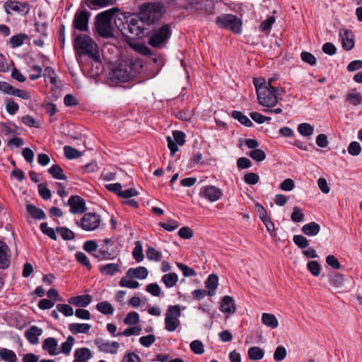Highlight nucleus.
<instances>
[{
  "label": "nucleus",
  "instance_id": "obj_1",
  "mask_svg": "<svg viewBox=\"0 0 362 362\" xmlns=\"http://www.w3.org/2000/svg\"><path fill=\"white\" fill-rule=\"evenodd\" d=\"M115 24L122 35L131 39L141 38L145 34L144 26L145 23L139 15L129 16L126 22H121L119 25H117L115 21Z\"/></svg>",
  "mask_w": 362,
  "mask_h": 362
},
{
  "label": "nucleus",
  "instance_id": "obj_2",
  "mask_svg": "<svg viewBox=\"0 0 362 362\" xmlns=\"http://www.w3.org/2000/svg\"><path fill=\"white\" fill-rule=\"evenodd\" d=\"M74 47L80 54L88 55L96 62L100 59L97 44L86 35H78L75 37Z\"/></svg>",
  "mask_w": 362,
  "mask_h": 362
},
{
  "label": "nucleus",
  "instance_id": "obj_3",
  "mask_svg": "<svg viewBox=\"0 0 362 362\" xmlns=\"http://www.w3.org/2000/svg\"><path fill=\"white\" fill-rule=\"evenodd\" d=\"M118 8H113L98 14L95 17V29L103 37H110L113 35V28L111 20Z\"/></svg>",
  "mask_w": 362,
  "mask_h": 362
},
{
  "label": "nucleus",
  "instance_id": "obj_4",
  "mask_svg": "<svg viewBox=\"0 0 362 362\" xmlns=\"http://www.w3.org/2000/svg\"><path fill=\"white\" fill-rule=\"evenodd\" d=\"M163 6L160 3H148L140 8L139 16L146 25L157 22L162 16Z\"/></svg>",
  "mask_w": 362,
  "mask_h": 362
},
{
  "label": "nucleus",
  "instance_id": "obj_5",
  "mask_svg": "<svg viewBox=\"0 0 362 362\" xmlns=\"http://www.w3.org/2000/svg\"><path fill=\"white\" fill-rule=\"evenodd\" d=\"M182 310L179 305H169L165 315V328L168 332H174L180 326L179 317Z\"/></svg>",
  "mask_w": 362,
  "mask_h": 362
},
{
  "label": "nucleus",
  "instance_id": "obj_6",
  "mask_svg": "<svg viewBox=\"0 0 362 362\" xmlns=\"http://www.w3.org/2000/svg\"><path fill=\"white\" fill-rule=\"evenodd\" d=\"M170 36V27L168 24H165L152 33L148 39V44L153 47L160 48L164 46Z\"/></svg>",
  "mask_w": 362,
  "mask_h": 362
},
{
  "label": "nucleus",
  "instance_id": "obj_7",
  "mask_svg": "<svg viewBox=\"0 0 362 362\" xmlns=\"http://www.w3.org/2000/svg\"><path fill=\"white\" fill-rule=\"evenodd\" d=\"M216 23L219 28H227L234 33H239L241 30V21L235 15L223 14L216 18Z\"/></svg>",
  "mask_w": 362,
  "mask_h": 362
},
{
  "label": "nucleus",
  "instance_id": "obj_8",
  "mask_svg": "<svg viewBox=\"0 0 362 362\" xmlns=\"http://www.w3.org/2000/svg\"><path fill=\"white\" fill-rule=\"evenodd\" d=\"M278 88L274 86L267 88L257 94L259 103L264 107H273L277 103Z\"/></svg>",
  "mask_w": 362,
  "mask_h": 362
},
{
  "label": "nucleus",
  "instance_id": "obj_9",
  "mask_svg": "<svg viewBox=\"0 0 362 362\" xmlns=\"http://www.w3.org/2000/svg\"><path fill=\"white\" fill-rule=\"evenodd\" d=\"M111 81L118 83H124L129 81L133 77L132 68L126 65H119L113 69L109 74Z\"/></svg>",
  "mask_w": 362,
  "mask_h": 362
},
{
  "label": "nucleus",
  "instance_id": "obj_10",
  "mask_svg": "<svg viewBox=\"0 0 362 362\" xmlns=\"http://www.w3.org/2000/svg\"><path fill=\"white\" fill-rule=\"evenodd\" d=\"M90 13L83 8H80L75 13L73 20V27L74 29L81 32H86L88 30V22Z\"/></svg>",
  "mask_w": 362,
  "mask_h": 362
},
{
  "label": "nucleus",
  "instance_id": "obj_11",
  "mask_svg": "<svg viewBox=\"0 0 362 362\" xmlns=\"http://www.w3.org/2000/svg\"><path fill=\"white\" fill-rule=\"evenodd\" d=\"M76 224L84 230H94L100 224V217L95 213H86L83 216L80 221H76Z\"/></svg>",
  "mask_w": 362,
  "mask_h": 362
},
{
  "label": "nucleus",
  "instance_id": "obj_12",
  "mask_svg": "<svg viewBox=\"0 0 362 362\" xmlns=\"http://www.w3.org/2000/svg\"><path fill=\"white\" fill-rule=\"evenodd\" d=\"M221 195V190L219 188L212 185L203 187L201 188L199 192V196L202 198L208 199L211 202L218 200Z\"/></svg>",
  "mask_w": 362,
  "mask_h": 362
},
{
  "label": "nucleus",
  "instance_id": "obj_13",
  "mask_svg": "<svg viewBox=\"0 0 362 362\" xmlns=\"http://www.w3.org/2000/svg\"><path fill=\"white\" fill-rule=\"evenodd\" d=\"M94 344L100 351L110 354H116L120 346L117 341H105L103 339H95Z\"/></svg>",
  "mask_w": 362,
  "mask_h": 362
},
{
  "label": "nucleus",
  "instance_id": "obj_14",
  "mask_svg": "<svg viewBox=\"0 0 362 362\" xmlns=\"http://www.w3.org/2000/svg\"><path fill=\"white\" fill-rule=\"evenodd\" d=\"M68 204L70 206V212L74 214H83L87 210L85 200L77 195L71 196Z\"/></svg>",
  "mask_w": 362,
  "mask_h": 362
},
{
  "label": "nucleus",
  "instance_id": "obj_15",
  "mask_svg": "<svg viewBox=\"0 0 362 362\" xmlns=\"http://www.w3.org/2000/svg\"><path fill=\"white\" fill-rule=\"evenodd\" d=\"M4 8L7 13H11L10 10L18 13H28L30 11V6L27 2H20L16 1L8 0L5 2Z\"/></svg>",
  "mask_w": 362,
  "mask_h": 362
},
{
  "label": "nucleus",
  "instance_id": "obj_16",
  "mask_svg": "<svg viewBox=\"0 0 362 362\" xmlns=\"http://www.w3.org/2000/svg\"><path fill=\"white\" fill-rule=\"evenodd\" d=\"M10 264V249L5 242L0 240V269H7Z\"/></svg>",
  "mask_w": 362,
  "mask_h": 362
},
{
  "label": "nucleus",
  "instance_id": "obj_17",
  "mask_svg": "<svg viewBox=\"0 0 362 362\" xmlns=\"http://www.w3.org/2000/svg\"><path fill=\"white\" fill-rule=\"evenodd\" d=\"M339 36L341 39L342 47L345 50H351L354 47V33L348 29H341Z\"/></svg>",
  "mask_w": 362,
  "mask_h": 362
},
{
  "label": "nucleus",
  "instance_id": "obj_18",
  "mask_svg": "<svg viewBox=\"0 0 362 362\" xmlns=\"http://www.w3.org/2000/svg\"><path fill=\"white\" fill-rule=\"evenodd\" d=\"M115 0H82L80 7L86 6L90 9H97L114 4Z\"/></svg>",
  "mask_w": 362,
  "mask_h": 362
},
{
  "label": "nucleus",
  "instance_id": "obj_19",
  "mask_svg": "<svg viewBox=\"0 0 362 362\" xmlns=\"http://www.w3.org/2000/svg\"><path fill=\"white\" fill-rule=\"evenodd\" d=\"M220 310L225 313H234L236 310L234 299L229 296H225L221 303Z\"/></svg>",
  "mask_w": 362,
  "mask_h": 362
},
{
  "label": "nucleus",
  "instance_id": "obj_20",
  "mask_svg": "<svg viewBox=\"0 0 362 362\" xmlns=\"http://www.w3.org/2000/svg\"><path fill=\"white\" fill-rule=\"evenodd\" d=\"M58 343L55 338L48 337L42 342V349L47 351L51 356L57 355L59 351H57Z\"/></svg>",
  "mask_w": 362,
  "mask_h": 362
},
{
  "label": "nucleus",
  "instance_id": "obj_21",
  "mask_svg": "<svg viewBox=\"0 0 362 362\" xmlns=\"http://www.w3.org/2000/svg\"><path fill=\"white\" fill-rule=\"evenodd\" d=\"M148 270L144 267H138L136 268H129L126 272V276L128 278L144 279L148 276Z\"/></svg>",
  "mask_w": 362,
  "mask_h": 362
},
{
  "label": "nucleus",
  "instance_id": "obj_22",
  "mask_svg": "<svg viewBox=\"0 0 362 362\" xmlns=\"http://www.w3.org/2000/svg\"><path fill=\"white\" fill-rule=\"evenodd\" d=\"M42 329L37 326H32L25 332V337L31 344L39 342V336L42 334Z\"/></svg>",
  "mask_w": 362,
  "mask_h": 362
},
{
  "label": "nucleus",
  "instance_id": "obj_23",
  "mask_svg": "<svg viewBox=\"0 0 362 362\" xmlns=\"http://www.w3.org/2000/svg\"><path fill=\"white\" fill-rule=\"evenodd\" d=\"M92 301V297L90 295H83L71 297L68 300L70 304H73L78 307H86Z\"/></svg>",
  "mask_w": 362,
  "mask_h": 362
},
{
  "label": "nucleus",
  "instance_id": "obj_24",
  "mask_svg": "<svg viewBox=\"0 0 362 362\" xmlns=\"http://www.w3.org/2000/svg\"><path fill=\"white\" fill-rule=\"evenodd\" d=\"M90 328V325L87 323H71L69 325V329L73 334H88Z\"/></svg>",
  "mask_w": 362,
  "mask_h": 362
},
{
  "label": "nucleus",
  "instance_id": "obj_25",
  "mask_svg": "<svg viewBox=\"0 0 362 362\" xmlns=\"http://www.w3.org/2000/svg\"><path fill=\"white\" fill-rule=\"evenodd\" d=\"M218 284V277L216 274H210L205 281V286L209 289L207 295L211 296L214 295V291L217 288Z\"/></svg>",
  "mask_w": 362,
  "mask_h": 362
},
{
  "label": "nucleus",
  "instance_id": "obj_26",
  "mask_svg": "<svg viewBox=\"0 0 362 362\" xmlns=\"http://www.w3.org/2000/svg\"><path fill=\"white\" fill-rule=\"evenodd\" d=\"M92 353L88 348H79L74 351V359L79 361H87L92 358Z\"/></svg>",
  "mask_w": 362,
  "mask_h": 362
},
{
  "label": "nucleus",
  "instance_id": "obj_27",
  "mask_svg": "<svg viewBox=\"0 0 362 362\" xmlns=\"http://www.w3.org/2000/svg\"><path fill=\"white\" fill-rule=\"evenodd\" d=\"M302 232L308 236L316 235L319 233L320 230V226L316 222H311L307 224H305L302 227Z\"/></svg>",
  "mask_w": 362,
  "mask_h": 362
},
{
  "label": "nucleus",
  "instance_id": "obj_28",
  "mask_svg": "<svg viewBox=\"0 0 362 362\" xmlns=\"http://www.w3.org/2000/svg\"><path fill=\"white\" fill-rule=\"evenodd\" d=\"M28 213L35 219L42 220L45 218V214L40 208L36 207L35 205L28 204L26 206Z\"/></svg>",
  "mask_w": 362,
  "mask_h": 362
},
{
  "label": "nucleus",
  "instance_id": "obj_29",
  "mask_svg": "<svg viewBox=\"0 0 362 362\" xmlns=\"http://www.w3.org/2000/svg\"><path fill=\"white\" fill-rule=\"evenodd\" d=\"M262 322L267 327L275 329L278 327L279 322L276 316L270 313H263L262 315Z\"/></svg>",
  "mask_w": 362,
  "mask_h": 362
},
{
  "label": "nucleus",
  "instance_id": "obj_30",
  "mask_svg": "<svg viewBox=\"0 0 362 362\" xmlns=\"http://www.w3.org/2000/svg\"><path fill=\"white\" fill-rule=\"evenodd\" d=\"M119 264L115 263H109L99 267L101 274L110 276L115 275L119 271Z\"/></svg>",
  "mask_w": 362,
  "mask_h": 362
},
{
  "label": "nucleus",
  "instance_id": "obj_31",
  "mask_svg": "<svg viewBox=\"0 0 362 362\" xmlns=\"http://www.w3.org/2000/svg\"><path fill=\"white\" fill-rule=\"evenodd\" d=\"M48 173L55 179L66 180L67 177L64 173L62 168L57 164L52 165L49 169Z\"/></svg>",
  "mask_w": 362,
  "mask_h": 362
},
{
  "label": "nucleus",
  "instance_id": "obj_32",
  "mask_svg": "<svg viewBox=\"0 0 362 362\" xmlns=\"http://www.w3.org/2000/svg\"><path fill=\"white\" fill-rule=\"evenodd\" d=\"M344 276L342 274L334 273L329 279L330 285L335 289H341L344 286Z\"/></svg>",
  "mask_w": 362,
  "mask_h": 362
},
{
  "label": "nucleus",
  "instance_id": "obj_33",
  "mask_svg": "<svg viewBox=\"0 0 362 362\" xmlns=\"http://www.w3.org/2000/svg\"><path fill=\"white\" fill-rule=\"evenodd\" d=\"M346 101L354 106L359 105L362 103V95L356 90H353L346 95Z\"/></svg>",
  "mask_w": 362,
  "mask_h": 362
},
{
  "label": "nucleus",
  "instance_id": "obj_34",
  "mask_svg": "<svg viewBox=\"0 0 362 362\" xmlns=\"http://www.w3.org/2000/svg\"><path fill=\"white\" fill-rule=\"evenodd\" d=\"M297 129L298 133L305 137H309L314 133V127L306 122L298 124Z\"/></svg>",
  "mask_w": 362,
  "mask_h": 362
},
{
  "label": "nucleus",
  "instance_id": "obj_35",
  "mask_svg": "<svg viewBox=\"0 0 362 362\" xmlns=\"http://www.w3.org/2000/svg\"><path fill=\"white\" fill-rule=\"evenodd\" d=\"M231 116L233 118L237 119L239 122L246 127H251L252 125L251 120L240 111H233Z\"/></svg>",
  "mask_w": 362,
  "mask_h": 362
},
{
  "label": "nucleus",
  "instance_id": "obj_36",
  "mask_svg": "<svg viewBox=\"0 0 362 362\" xmlns=\"http://www.w3.org/2000/svg\"><path fill=\"white\" fill-rule=\"evenodd\" d=\"M0 357L6 362H16L17 357L12 350L3 348L0 350Z\"/></svg>",
  "mask_w": 362,
  "mask_h": 362
},
{
  "label": "nucleus",
  "instance_id": "obj_37",
  "mask_svg": "<svg viewBox=\"0 0 362 362\" xmlns=\"http://www.w3.org/2000/svg\"><path fill=\"white\" fill-rule=\"evenodd\" d=\"M177 275L173 272L165 274L162 277V281L167 288H171L177 284Z\"/></svg>",
  "mask_w": 362,
  "mask_h": 362
},
{
  "label": "nucleus",
  "instance_id": "obj_38",
  "mask_svg": "<svg viewBox=\"0 0 362 362\" xmlns=\"http://www.w3.org/2000/svg\"><path fill=\"white\" fill-rule=\"evenodd\" d=\"M263 350L258 346H252L248 349V356L251 360L258 361L264 357Z\"/></svg>",
  "mask_w": 362,
  "mask_h": 362
},
{
  "label": "nucleus",
  "instance_id": "obj_39",
  "mask_svg": "<svg viewBox=\"0 0 362 362\" xmlns=\"http://www.w3.org/2000/svg\"><path fill=\"white\" fill-rule=\"evenodd\" d=\"M96 309L104 315H112L114 313V308L107 301H103L97 304Z\"/></svg>",
  "mask_w": 362,
  "mask_h": 362
},
{
  "label": "nucleus",
  "instance_id": "obj_40",
  "mask_svg": "<svg viewBox=\"0 0 362 362\" xmlns=\"http://www.w3.org/2000/svg\"><path fill=\"white\" fill-rule=\"evenodd\" d=\"M56 231L60 234L64 240H71L75 238V233L66 227H57Z\"/></svg>",
  "mask_w": 362,
  "mask_h": 362
},
{
  "label": "nucleus",
  "instance_id": "obj_41",
  "mask_svg": "<svg viewBox=\"0 0 362 362\" xmlns=\"http://www.w3.org/2000/svg\"><path fill=\"white\" fill-rule=\"evenodd\" d=\"M64 156L68 159L78 158L81 156V153L77 149L70 146H64Z\"/></svg>",
  "mask_w": 362,
  "mask_h": 362
},
{
  "label": "nucleus",
  "instance_id": "obj_42",
  "mask_svg": "<svg viewBox=\"0 0 362 362\" xmlns=\"http://www.w3.org/2000/svg\"><path fill=\"white\" fill-rule=\"evenodd\" d=\"M146 257L149 260L159 262L162 259L163 255L160 252L157 251L152 247H148L146 251Z\"/></svg>",
  "mask_w": 362,
  "mask_h": 362
},
{
  "label": "nucleus",
  "instance_id": "obj_43",
  "mask_svg": "<svg viewBox=\"0 0 362 362\" xmlns=\"http://www.w3.org/2000/svg\"><path fill=\"white\" fill-rule=\"evenodd\" d=\"M130 278L127 277H122L119 282V285L121 287H126L129 288H137L139 287L140 284L137 281L129 279Z\"/></svg>",
  "mask_w": 362,
  "mask_h": 362
},
{
  "label": "nucleus",
  "instance_id": "obj_44",
  "mask_svg": "<svg viewBox=\"0 0 362 362\" xmlns=\"http://www.w3.org/2000/svg\"><path fill=\"white\" fill-rule=\"evenodd\" d=\"M74 337L72 336H69L66 339V341L62 343L61 346V351L66 355L69 354L71 351L72 346L74 344Z\"/></svg>",
  "mask_w": 362,
  "mask_h": 362
},
{
  "label": "nucleus",
  "instance_id": "obj_45",
  "mask_svg": "<svg viewBox=\"0 0 362 362\" xmlns=\"http://www.w3.org/2000/svg\"><path fill=\"white\" fill-rule=\"evenodd\" d=\"M307 269L314 276H318L320 274L321 266L317 261L312 260L308 262Z\"/></svg>",
  "mask_w": 362,
  "mask_h": 362
},
{
  "label": "nucleus",
  "instance_id": "obj_46",
  "mask_svg": "<svg viewBox=\"0 0 362 362\" xmlns=\"http://www.w3.org/2000/svg\"><path fill=\"white\" fill-rule=\"evenodd\" d=\"M252 81L255 87L257 95L263 91L264 89L269 88L264 78H253Z\"/></svg>",
  "mask_w": 362,
  "mask_h": 362
},
{
  "label": "nucleus",
  "instance_id": "obj_47",
  "mask_svg": "<svg viewBox=\"0 0 362 362\" xmlns=\"http://www.w3.org/2000/svg\"><path fill=\"white\" fill-rule=\"evenodd\" d=\"M40 230L45 234L47 235L52 240H57V237L56 235L55 231L52 228L48 227L47 223L46 222L42 223L40 224Z\"/></svg>",
  "mask_w": 362,
  "mask_h": 362
},
{
  "label": "nucleus",
  "instance_id": "obj_48",
  "mask_svg": "<svg viewBox=\"0 0 362 362\" xmlns=\"http://www.w3.org/2000/svg\"><path fill=\"white\" fill-rule=\"evenodd\" d=\"M28 37L25 34H18L13 35L10 39V43L12 47H17L23 45L25 40Z\"/></svg>",
  "mask_w": 362,
  "mask_h": 362
},
{
  "label": "nucleus",
  "instance_id": "obj_49",
  "mask_svg": "<svg viewBox=\"0 0 362 362\" xmlns=\"http://www.w3.org/2000/svg\"><path fill=\"white\" fill-rule=\"evenodd\" d=\"M248 156L257 162H261L264 160L266 158V154L264 151L259 148L252 150L248 153Z\"/></svg>",
  "mask_w": 362,
  "mask_h": 362
},
{
  "label": "nucleus",
  "instance_id": "obj_50",
  "mask_svg": "<svg viewBox=\"0 0 362 362\" xmlns=\"http://www.w3.org/2000/svg\"><path fill=\"white\" fill-rule=\"evenodd\" d=\"M287 351L284 346H279L274 351V359L277 362L282 361L286 356Z\"/></svg>",
  "mask_w": 362,
  "mask_h": 362
},
{
  "label": "nucleus",
  "instance_id": "obj_51",
  "mask_svg": "<svg viewBox=\"0 0 362 362\" xmlns=\"http://www.w3.org/2000/svg\"><path fill=\"white\" fill-rule=\"evenodd\" d=\"M132 255L137 262H141L144 259V254L141 244L139 242L136 243V245L132 252Z\"/></svg>",
  "mask_w": 362,
  "mask_h": 362
},
{
  "label": "nucleus",
  "instance_id": "obj_52",
  "mask_svg": "<svg viewBox=\"0 0 362 362\" xmlns=\"http://www.w3.org/2000/svg\"><path fill=\"white\" fill-rule=\"evenodd\" d=\"M139 321V314L135 311L129 312L127 317L124 320V322L126 325H136Z\"/></svg>",
  "mask_w": 362,
  "mask_h": 362
},
{
  "label": "nucleus",
  "instance_id": "obj_53",
  "mask_svg": "<svg viewBox=\"0 0 362 362\" xmlns=\"http://www.w3.org/2000/svg\"><path fill=\"white\" fill-rule=\"evenodd\" d=\"M190 349L196 354H202L204 352L203 343L200 340H194L190 344Z\"/></svg>",
  "mask_w": 362,
  "mask_h": 362
},
{
  "label": "nucleus",
  "instance_id": "obj_54",
  "mask_svg": "<svg viewBox=\"0 0 362 362\" xmlns=\"http://www.w3.org/2000/svg\"><path fill=\"white\" fill-rule=\"evenodd\" d=\"M56 308L59 312L62 313L66 317L72 316L74 315V310L69 305L57 304Z\"/></svg>",
  "mask_w": 362,
  "mask_h": 362
},
{
  "label": "nucleus",
  "instance_id": "obj_55",
  "mask_svg": "<svg viewBox=\"0 0 362 362\" xmlns=\"http://www.w3.org/2000/svg\"><path fill=\"white\" fill-rule=\"evenodd\" d=\"M294 243L300 248L304 249L309 245V241L303 235H295L293 238Z\"/></svg>",
  "mask_w": 362,
  "mask_h": 362
},
{
  "label": "nucleus",
  "instance_id": "obj_56",
  "mask_svg": "<svg viewBox=\"0 0 362 362\" xmlns=\"http://www.w3.org/2000/svg\"><path fill=\"white\" fill-rule=\"evenodd\" d=\"M75 257L80 264L87 267L88 269H91L90 261L88 257L83 252H78L76 253Z\"/></svg>",
  "mask_w": 362,
  "mask_h": 362
},
{
  "label": "nucleus",
  "instance_id": "obj_57",
  "mask_svg": "<svg viewBox=\"0 0 362 362\" xmlns=\"http://www.w3.org/2000/svg\"><path fill=\"white\" fill-rule=\"evenodd\" d=\"M349 153L351 156H358L361 152V147L358 142L357 141H351L347 149Z\"/></svg>",
  "mask_w": 362,
  "mask_h": 362
},
{
  "label": "nucleus",
  "instance_id": "obj_58",
  "mask_svg": "<svg viewBox=\"0 0 362 362\" xmlns=\"http://www.w3.org/2000/svg\"><path fill=\"white\" fill-rule=\"evenodd\" d=\"M38 192L40 197L45 199L47 200L51 198L52 193L51 191L45 186V184L40 183L38 185Z\"/></svg>",
  "mask_w": 362,
  "mask_h": 362
},
{
  "label": "nucleus",
  "instance_id": "obj_59",
  "mask_svg": "<svg viewBox=\"0 0 362 362\" xmlns=\"http://www.w3.org/2000/svg\"><path fill=\"white\" fill-rule=\"evenodd\" d=\"M301 59L305 62L309 64L311 66H314L316 64V58L315 56L308 52H302L300 54Z\"/></svg>",
  "mask_w": 362,
  "mask_h": 362
},
{
  "label": "nucleus",
  "instance_id": "obj_60",
  "mask_svg": "<svg viewBox=\"0 0 362 362\" xmlns=\"http://www.w3.org/2000/svg\"><path fill=\"white\" fill-rule=\"evenodd\" d=\"M259 180V177L257 174L254 173H248L244 176V181L250 185L257 184Z\"/></svg>",
  "mask_w": 362,
  "mask_h": 362
},
{
  "label": "nucleus",
  "instance_id": "obj_61",
  "mask_svg": "<svg viewBox=\"0 0 362 362\" xmlns=\"http://www.w3.org/2000/svg\"><path fill=\"white\" fill-rule=\"evenodd\" d=\"M291 218L293 222H300L303 220L304 214H303L301 209L299 207L295 206L293 207V213L291 214Z\"/></svg>",
  "mask_w": 362,
  "mask_h": 362
},
{
  "label": "nucleus",
  "instance_id": "obj_62",
  "mask_svg": "<svg viewBox=\"0 0 362 362\" xmlns=\"http://www.w3.org/2000/svg\"><path fill=\"white\" fill-rule=\"evenodd\" d=\"M156 341V337L153 334H148L146 336H143L140 337L139 342L141 344L145 347H149L152 345Z\"/></svg>",
  "mask_w": 362,
  "mask_h": 362
},
{
  "label": "nucleus",
  "instance_id": "obj_63",
  "mask_svg": "<svg viewBox=\"0 0 362 362\" xmlns=\"http://www.w3.org/2000/svg\"><path fill=\"white\" fill-rule=\"evenodd\" d=\"M6 109L8 114L13 115L18 110L19 106L12 99H9L6 101Z\"/></svg>",
  "mask_w": 362,
  "mask_h": 362
},
{
  "label": "nucleus",
  "instance_id": "obj_64",
  "mask_svg": "<svg viewBox=\"0 0 362 362\" xmlns=\"http://www.w3.org/2000/svg\"><path fill=\"white\" fill-rule=\"evenodd\" d=\"M122 362H141V360L134 352H129L124 354Z\"/></svg>",
  "mask_w": 362,
  "mask_h": 362
}]
</instances>
